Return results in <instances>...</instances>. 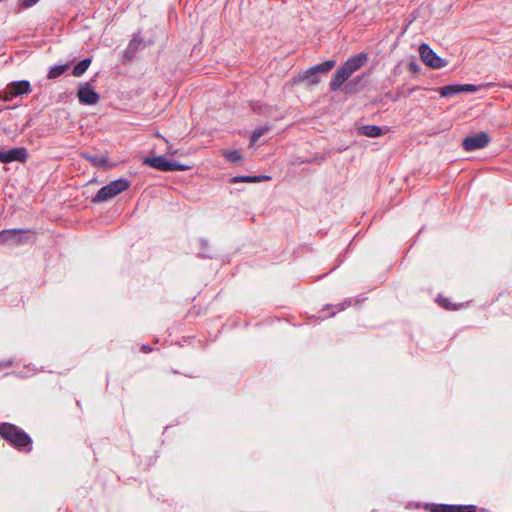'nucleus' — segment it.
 <instances>
[{"mask_svg": "<svg viewBox=\"0 0 512 512\" xmlns=\"http://www.w3.org/2000/svg\"><path fill=\"white\" fill-rule=\"evenodd\" d=\"M368 60L366 53H359L348 58L344 64L337 69L329 83L331 91L339 90L350 76L359 70Z\"/></svg>", "mask_w": 512, "mask_h": 512, "instance_id": "f257e3e1", "label": "nucleus"}, {"mask_svg": "<svg viewBox=\"0 0 512 512\" xmlns=\"http://www.w3.org/2000/svg\"><path fill=\"white\" fill-rule=\"evenodd\" d=\"M0 436L19 451L30 452L32 450L31 437L15 424L8 422L1 423Z\"/></svg>", "mask_w": 512, "mask_h": 512, "instance_id": "f03ea898", "label": "nucleus"}, {"mask_svg": "<svg viewBox=\"0 0 512 512\" xmlns=\"http://www.w3.org/2000/svg\"><path fill=\"white\" fill-rule=\"evenodd\" d=\"M129 186L130 181L126 178H119L111 181L109 184L98 190L96 195L92 198V202L100 203L112 199L113 197L127 190Z\"/></svg>", "mask_w": 512, "mask_h": 512, "instance_id": "7ed1b4c3", "label": "nucleus"}, {"mask_svg": "<svg viewBox=\"0 0 512 512\" xmlns=\"http://www.w3.org/2000/svg\"><path fill=\"white\" fill-rule=\"evenodd\" d=\"M144 164L148 165L151 168L164 172L186 171L191 169L190 165L181 164L176 161H170L165 156L146 158L144 160Z\"/></svg>", "mask_w": 512, "mask_h": 512, "instance_id": "20e7f679", "label": "nucleus"}, {"mask_svg": "<svg viewBox=\"0 0 512 512\" xmlns=\"http://www.w3.org/2000/svg\"><path fill=\"white\" fill-rule=\"evenodd\" d=\"M335 65V60H326L299 73L298 80H307L310 84L316 85L320 82L319 74L330 71Z\"/></svg>", "mask_w": 512, "mask_h": 512, "instance_id": "39448f33", "label": "nucleus"}, {"mask_svg": "<svg viewBox=\"0 0 512 512\" xmlns=\"http://www.w3.org/2000/svg\"><path fill=\"white\" fill-rule=\"evenodd\" d=\"M28 234H34L31 229L13 228L4 229L0 231V245L12 244L22 245L25 244L29 237Z\"/></svg>", "mask_w": 512, "mask_h": 512, "instance_id": "423d86ee", "label": "nucleus"}, {"mask_svg": "<svg viewBox=\"0 0 512 512\" xmlns=\"http://www.w3.org/2000/svg\"><path fill=\"white\" fill-rule=\"evenodd\" d=\"M421 60L429 67L440 69L447 65V61L439 57L427 44L419 47Z\"/></svg>", "mask_w": 512, "mask_h": 512, "instance_id": "0eeeda50", "label": "nucleus"}, {"mask_svg": "<svg viewBox=\"0 0 512 512\" xmlns=\"http://www.w3.org/2000/svg\"><path fill=\"white\" fill-rule=\"evenodd\" d=\"M491 139L486 132H479L475 135L465 137L462 141V147L465 151L472 152L485 148Z\"/></svg>", "mask_w": 512, "mask_h": 512, "instance_id": "6e6552de", "label": "nucleus"}, {"mask_svg": "<svg viewBox=\"0 0 512 512\" xmlns=\"http://www.w3.org/2000/svg\"><path fill=\"white\" fill-rule=\"evenodd\" d=\"M31 91L30 82L27 80H19L11 82L7 89L3 92L2 99L4 101H11L17 96L28 94Z\"/></svg>", "mask_w": 512, "mask_h": 512, "instance_id": "1a4fd4ad", "label": "nucleus"}, {"mask_svg": "<svg viewBox=\"0 0 512 512\" xmlns=\"http://www.w3.org/2000/svg\"><path fill=\"white\" fill-rule=\"evenodd\" d=\"M28 158V151L24 147L11 148L3 150L0 147V162L3 164L11 163L14 161L25 162Z\"/></svg>", "mask_w": 512, "mask_h": 512, "instance_id": "9d476101", "label": "nucleus"}, {"mask_svg": "<svg viewBox=\"0 0 512 512\" xmlns=\"http://www.w3.org/2000/svg\"><path fill=\"white\" fill-rule=\"evenodd\" d=\"M77 96L79 101L85 105H95L100 99L99 94L92 88L89 82L79 85Z\"/></svg>", "mask_w": 512, "mask_h": 512, "instance_id": "9b49d317", "label": "nucleus"}, {"mask_svg": "<svg viewBox=\"0 0 512 512\" xmlns=\"http://www.w3.org/2000/svg\"><path fill=\"white\" fill-rule=\"evenodd\" d=\"M144 46H145V44H144L142 38H140L138 36H134L130 40L127 48L124 50V53H123L124 59L126 61H131L135 57L136 53L139 50L143 49Z\"/></svg>", "mask_w": 512, "mask_h": 512, "instance_id": "f8f14e48", "label": "nucleus"}, {"mask_svg": "<svg viewBox=\"0 0 512 512\" xmlns=\"http://www.w3.org/2000/svg\"><path fill=\"white\" fill-rule=\"evenodd\" d=\"M369 77V73H362L356 76L345 86L347 93H356L363 88V82Z\"/></svg>", "mask_w": 512, "mask_h": 512, "instance_id": "ddd939ff", "label": "nucleus"}, {"mask_svg": "<svg viewBox=\"0 0 512 512\" xmlns=\"http://www.w3.org/2000/svg\"><path fill=\"white\" fill-rule=\"evenodd\" d=\"M81 157L89 161L95 167L103 168L107 165V158L102 154H90L87 152H82Z\"/></svg>", "mask_w": 512, "mask_h": 512, "instance_id": "4468645a", "label": "nucleus"}, {"mask_svg": "<svg viewBox=\"0 0 512 512\" xmlns=\"http://www.w3.org/2000/svg\"><path fill=\"white\" fill-rule=\"evenodd\" d=\"M271 177L268 175H259V176H234L230 179V183H239V182H246V183H257L265 180H269Z\"/></svg>", "mask_w": 512, "mask_h": 512, "instance_id": "2eb2a0df", "label": "nucleus"}, {"mask_svg": "<svg viewBox=\"0 0 512 512\" xmlns=\"http://www.w3.org/2000/svg\"><path fill=\"white\" fill-rule=\"evenodd\" d=\"M359 132H360V134H362L364 136H367V137H371V138L379 137L383 133L382 132V128L380 126H377V125H365V126H362L359 129Z\"/></svg>", "mask_w": 512, "mask_h": 512, "instance_id": "dca6fc26", "label": "nucleus"}, {"mask_svg": "<svg viewBox=\"0 0 512 512\" xmlns=\"http://www.w3.org/2000/svg\"><path fill=\"white\" fill-rule=\"evenodd\" d=\"M437 91L440 93L442 97H452L455 96L456 94L461 93L460 84L442 86L437 88Z\"/></svg>", "mask_w": 512, "mask_h": 512, "instance_id": "f3484780", "label": "nucleus"}, {"mask_svg": "<svg viewBox=\"0 0 512 512\" xmlns=\"http://www.w3.org/2000/svg\"><path fill=\"white\" fill-rule=\"evenodd\" d=\"M90 64H91V58H84L83 60H81L79 63H77L74 66L72 74L75 77H80L81 75H83L87 71V69L89 68Z\"/></svg>", "mask_w": 512, "mask_h": 512, "instance_id": "a211bd4d", "label": "nucleus"}, {"mask_svg": "<svg viewBox=\"0 0 512 512\" xmlns=\"http://www.w3.org/2000/svg\"><path fill=\"white\" fill-rule=\"evenodd\" d=\"M69 68L68 64L64 65H55L51 67L48 71L47 78L48 79H55L59 76H61L65 71Z\"/></svg>", "mask_w": 512, "mask_h": 512, "instance_id": "6ab92c4d", "label": "nucleus"}, {"mask_svg": "<svg viewBox=\"0 0 512 512\" xmlns=\"http://www.w3.org/2000/svg\"><path fill=\"white\" fill-rule=\"evenodd\" d=\"M417 89V87H412V88H409V89H405L404 86H400L397 88L396 90V93H395V97H392V101L396 102V101H399L401 98L403 97H408L410 96L415 90Z\"/></svg>", "mask_w": 512, "mask_h": 512, "instance_id": "aec40b11", "label": "nucleus"}, {"mask_svg": "<svg viewBox=\"0 0 512 512\" xmlns=\"http://www.w3.org/2000/svg\"><path fill=\"white\" fill-rule=\"evenodd\" d=\"M430 512H454V505L450 504H432L429 507Z\"/></svg>", "mask_w": 512, "mask_h": 512, "instance_id": "412c9836", "label": "nucleus"}, {"mask_svg": "<svg viewBox=\"0 0 512 512\" xmlns=\"http://www.w3.org/2000/svg\"><path fill=\"white\" fill-rule=\"evenodd\" d=\"M269 129H270V127H268V126H264V127L255 129L251 135L250 143L252 145L254 143H256L260 139V137H262L267 131H269Z\"/></svg>", "mask_w": 512, "mask_h": 512, "instance_id": "4be33fe9", "label": "nucleus"}, {"mask_svg": "<svg viewBox=\"0 0 512 512\" xmlns=\"http://www.w3.org/2000/svg\"><path fill=\"white\" fill-rule=\"evenodd\" d=\"M227 161L236 163L242 160V155L238 150L227 151L224 154Z\"/></svg>", "mask_w": 512, "mask_h": 512, "instance_id": "5701e85b", "label": "nucleus"}, {"mask_svg": "<svg viewBox=\"0 0 512 512\" xmlns=\"http://www.w3.org/2000/svg\"><path fill=\"white\" fill-rule=\"evenodd\" d=\"M438 304L443 307L446 310H456L457 306L450 302L448 298L445 297H438L437 299Z\"/></svg>", "mask_w": 512, "mask_h": 512, "instance_id": "b1692460", "label": "nucleus"}, {"mask_svg": "<svg viewBox=\"0 0 512 512\" xmlns=\"http://www.w3.org/2000/svg\"><path fill=\"white\" fill-rule=\"evenodd\" d=\"M475 505H454V512H476Z\"/></svg>", "mask_w": 512, "mask_h": 512, "instance_id": "393cba45", "label": "nucleus"}, {"mask_svg": "<svg viewBox=\"0 0 512 512\" xmlns=\"http://www.w3.org/2000/svg\"><path fill=\"white\" fill-rule=\"evenodd\" d=\"M480 89H481V86H477L474 84H460L461 93L462 92L474 93V92L479 91Z\"/></svg>", "mask_w": 512, "mask_h": 512, "instance_id": "a878e982", "label": "nucleus"}, {"mask_svg": "<svg viewBox=\"0 0 512 512\" xmlns=\"http://www.w3.org/2000/svg\"><path fill=\"white\" fill-rule=\"evenodd\" d=\"M38 2H39V0H22L21 7L30 8V7L34 6L35 4H37Z\"/></svg>", "mask_w": 512, "mask_h": 512, "instance_id": "bb28decb", "label": "nucleus"}, {"mask_svg": "<svg viewBox=\"0 0 512 512\" xmlns=\"http://www.w3.org/2000/svg\"><path fill=\"white\" fill-rule=\"evenodd\" d=\"M408 67H409V70L413 73H418L420 71L419 65L414 61H411L408 65Z\"/></svg>", "mask_w": 512, "mask_h": 512, "instance_id": "cd10ccee", "label": "nucleus"}, {"mask_svg": "<svg viewBox=\"0 0 512 512\" xmlns=\"http://www.w3.org/2000/svg\"><path fill=\"white\" fill-rule=\"evenodd\" d=\"M200 245L203 250L207 249L209 246L208 240L204 238L200 239Z\"/></svg>", "mask_w": 512, "mask_h": 512, "instance_id": "c85d7f7f", "label": "nucleus"}, {"mask_svg": "<svg viewBox=\"0 0 512 512\" xmlns=\"http://www.w3.org/2000/svg\"><path fill=\"white\" fill-rule=\"evenodd\" d=\"M141 350L144 352V353H149L152 351V348L148 345H142L141 347Z\"/></svg>", "mask_w": 512, "mask_h": 512, "instance_id": "c756f323", "label": "nucleus"}, {"mask_svg": "<svg viewBox=\"0 0 512 512\" xmlns=\"http://www.w3.org/2000/svg\"><path fill=\"white\" fill-rule=\"evenodd\" d=\"M199 256L202 257V258H212V255L203 251L201 253H199Z\"/></svg>", "mask_w": 512, "mask_h": 512, "instance_id": "7c9ffc66", "label": "nucleus"}, {"mask_svg": "<svg viewBox=\"0 0 512 512\" xmlns=\"http://www.w3.org/2000/svg\"><path fill=\"white\" fill-rule=\"evenodd\" d=\"M385 96L387 98H389L390 100H392V97H395V94H392L391 92H388V93L385 94Z\"/></svg>", "mask_w": 512, "mask_h": 512, "instance_id": "2f4dec72", "label": "nucleus"}, {"mask_svg": "<svg viewBox=\"0 0 512 512\" xmlns=\"http://www.w3.org/2000/svg\"><path fill=\"white\" fill-rule=\"evenodd\" d=\"M176 153V151H174L173 149H171L170 147L168 148L167 150V154L169 155H174Z\"/></svg>", "mask_w": 512, "mask_h": 512, "instance_id": "473e14b6", "label": "nucleus"}, {"mask_svg": "<svg viewBox=\"0 0 512 512\" xmlns=\"http://www.w3.org/2000/svg\"><path fill=\"white\" fill-rule=\"evenodd\" d=\"M344 310V306H340L337 311Z\"/></svg>", "mask_w": 512, "mask_h": 512, "instance_id": "72a5a7b5", "label": "nucleus"}]
</instances>
